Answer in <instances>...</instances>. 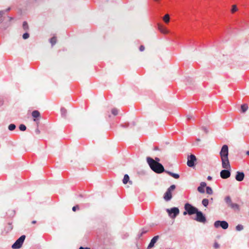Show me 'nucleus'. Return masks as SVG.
I'll return each mask as SVG.
<instances>
[{"label":"nucleus","mask_w":249,"mask_h":249,"mask_svg":"<svg viewBox=\"0 0 249 249\" xmlns=\"http://www.w3.org/2000/svg\"><path fill=\"white\" fill-rule=\"evenodd\" d=\"M187 117H188V119H190V116H187Z\"/></svg>","instance_id":"44"},{"label":"nucleus","mask_w":249,"mask_h":249,"mask_svg":"<svg viewBox=\"0 0 249 249\" xmlns=\"http://www.w3.org/2000/svg\"><path fill=\"white\" fill-rule=\"evenodd\" d=\"M32 115L34 118H36L40 116V113L37 110H34L32 112Z\"/></svg>","instance_id":"17"},{"label":"nucleus","mask_w":249,"mask_h":249,"mask_svg":"<svg viewBox=\"0 0 249 249\" xmlns=\"http://www.w3.org/2000/svg\"><path fill=\"white\" fill-rule=\"evenodd\" d=\"M146 160L151 169L155 172L159 174L164 171L163 166L159 162L150 157H147Z\"/></svg>","instance_id":"2"},{"label":"nucleus","mask_w":249,"mask_h":249,"mask_svg":"<svg viewBox=\"0 0 249 249\" xmlns=\"http://www.w3.org/2000/svg\"><path fill=\"white\" fill-rule=\"evenodd\" d=\"M33 224H35L36 223V221H33L32 222Z\"/></svg>","instance_id":"40"},{"label":"nucleus","mask_w":249,"mask_h":249,"mask_svg":"<svg viewBox=\"0 0 249 249\" xmlns=\"http://www.w3.org/2000/svg\"><path fill=\"white\" fill-rule=\"evenodd\" d=\"M230 208L235 211H240V206L237 203H232Z\"/></svg>","instance_id":"13"},{"label":"nucleus","mask_w":249,"mask_h":249,"mask_svg":"<svg viewBox=\"0 0 249 249\" xmlns=\"http://www.w3.org/2000/svg\"><path fill=\"white\" fill-rule=\"evenodd\" d=\"M169 216L172 218H175L179 213V209L177 207H174L171 209H167L166 210Z\"/></svg>","instance_id":"5"},{"label":"nucleus","mask_w":249,"mask_h":249,"mask_svg":"<svg viewBox=\"0 0 249 249\" xmlns=\"http://www.w3.org/2000/svg\"><path fill=\"white\" fill-rule=\"evenodd\" d=\"M16 125L14 124H10L8 126V129L12 131L15 129Z\"/></svg>","instance_id":"25"},{"label":"nucleus","mask_w":249,"mask_h":249,"mask_svg":"<svg viewBox=\"0 0 249 249\" xmlns=\"http://www.w3.org/2000/svg\"><path fill=\"white\" fill-rule=\"evenodd\" d=\"M197 142H199V141H200V139H197Z\"/></svg>","instance_id":"42"},{"label":"nucleus","mask_w":249,"mask_h":249,"mask_svg":"<svg viewBox=\"0 0 249 249\" xmlns=\"http://www.w3.org/2000/svg\"><path fill=\"white\" fill-rule=\"evenodd\" d=\"M196 220L199 222L204 223L206 221V218L203 215V213L201 212L197 211L196 213Z\"/></svg>","instance_id":"8"},{"label":"nucleus","mask_w":249,"mask_h":249,"mask_svg":"<svg viewBox=\"0 0 249 249\" xmlns=\"http://www.w3.org/2000/svg\"><path fill=\"white\" fill-rule=\"evenodd\" d=\"M184 209L190 215L196 213L198 211L196 208L189 203H186L185 205Z\"/></svg>","instance_id":"6"},{"label":"nucleus","mask_w":249,"mask_h":249,"mask_svg":"<svg viewBox=\"0 0 249 249\" xmlns=\"http://www.w3.org/2000/svg\"><path fill=\"white\" fill-rule=\"evenodd\" d=\"M29 37V34L26 33H24L23 36H22V37L24 39H26L27 38H28Z\"/></svg>","instance_id":"29"},{"label":"nucleus","mask_w":249,"mask_h":249,"mask_svg":"<svg viewBox=\"0 0 249 249\" xmlns=\"http://www.w3.org/2000/svg\"><path fill=\"white\" fill-rule=\"evenodd\" d=\"M241 108L242 112L244 113L248 110V106L246 104H243L241 105Z\"/></svg>","instance_id":"18"},{"label":"nucleus","mask_w":249,"mask_h":249,"mask_svg":"<svg viewBox=\"0 0 249 249\" xmlns=\"http://www.w3.org/2000/svg\"><path fill=\"white\" fill-rule=\"evenodd\" d=\"M206 193L208 194L211 195L213 194V190L210 187H206Z\"/></svg>","instance_id":"23"},{"label":"nucleus","mask_w":249,"mask_h":249,"mask_svg":"<svg viewBox=\"0 0 249 249\" xmlns=\"http://www.w3.org/2000/svg\"><path fill=\"white\" fill-rule=\"evenodd\" d=\"M196 160V159L195 155H191L188 157V160H187V165L189 167H192L194 166V162Z\"/></svg>","instance_id":"7"},{"label":"nucleus","mask_w":249,"mask_h":249,"mask_svg":"<svg viewBox=\"0 0 249 249\" xmlns=\"http://www.w3.org/2000/svg\"><path fill=\"white\" fill-rule=\"evenodd\" d=\"M145 233V232H142V233H141V235L142 234V233Z\"/></svg>","instance_id":"46"},{"label":"nucleus","mask_w":249,"mask_h":249,"mask_svg":"<svg viewBox=\"0 0 249 249\" xmlns=\"http://www.w3.org/2000/svg\"><path fill=\"white\" fill-rule=\"evenodd\" d=\"M225 201L229 207H230L231 205L233 203L229 196H227L225 198Z\"/></svg>","instance_id":"15"},{"label":"nucleus","mask_w":249,"mask_h":249,"mask_svg":"<svg viewBox=\"0 0 249 249\" xmlns=\"http://www.w3.org/2000/svg\"><path fill=\"white\" fill-rule=\"evenodd\" d=\"M159 239V236L158 235L154 236L151 240V241L147 247V249H151V248H152L154 246L155 244L157 242Z\"/></svg>","instance_id":"9"},{"label":"nucleus","mask_w":249,"mask_h":249,"mask_svg":"<svg viewBox=\"0 0 249 249\" xmlns=\"http://www.w3.org/2000/svg\"><path fill=\"white\" fill-rule=\"evenodd\" d=\"M187 117H188V119H190V116H187Z\"/></svg>","instance_id":"45"},{"label":"nucleus","mask_w":249,"mask_h":249,"mask_svg":"<svg viewBox=\"0 0 249 249\" xmlns=\"http://www.w3.org/2000/svg\"><path fill=\"white\" fill-rule=\"evenodd\" d=\"M144 47L142 45L140 47V51L142 52V51H144Z\"/></svg>","instance_id":"33"},{"label":"nucleus","mask_w":249,"mask_h":249,"mask_svg":"<svg viewBox=\"0 0 249 249\" xmlns=\"http://www.w3.org/2000/svg\"><path fill=\"white\" fill-rule=\"evenodd\" d=\"M245 177L244 173L242 172H237L235 176V179L238 181H241L244 179Z\"/></svg>","instance_id":"10"},{"label":"nucleus","mask_w":249,"mask_h":249,"mask_svg":"<svg viewBox=\"0 0 249 249\" xmlns=\"http://www.w3.org/2000/svg\"><path fill=\"white\" fill-rule=\"evenodd\" d=\"M214 248H216V249L218 247V245H217V243H216V242H215V243H214Z\"/></svg>","instance_id":"35"},{"label":"nucleus","mask_w":249,"mask_h":249,"mask_svg":"<svg viewBox=\"0 0 249 249\" xmlns=\"http://www.w3.org/2000/svg\"><path fill=\"white\" fill-rule=\"evenodd\" d=\"M219 226L221 227L222 229L226 230L228 229L229 224L226 221H219Z\"/></svg>","instance_id":"12"},{"label":"nucleus","mask_w":249,"mask_h":249,"mask_svg":"<svg viewBox=\"0 0 249 249\" xmlns=\"http://www.w3.org/2000/svg\"><path fill=\"white\" fill-rule=\"evenodd\" d=\"M163 20L166 23H168L170 20V17L168 14H166L163 18Z\"/></svg>","instance_id":"21"},{"label":"nucleus","mask_w":249,"mask_h":249,"mask_svg":"<svg viewBox=\"0 0 249 249\" xmlns=\"http://www.w3.org/2000/svg\"><path fill=\"white\" fill-rule=\"evenodd\" d=\"M246 154L249 156V151H247Z\"/></svg>","instance_id":"39"},{"label":"nucleus","mask_w":249,"mask_h":249,"mask_svg":"<svg viewBox=\"0 0 249 249\" xmlns=\"http://www.w3.org/2000/svg\"><path fill=\"white\" fill-rule=\"evenodd\" d=\"M4 11H0V23H1L3 21V20L2 19V17L3 15H4Z\"/></svg>","instance_id":"28"},{"label":"nucleus","mask_w":249,"mask_h":249,"mask_svg":"<svg viewBox=\"0 0 249 249\" xmlns=\"http://www.w3.org/2000/svg\"><path fill=\"white\" fill-rule=\"evenodd\" d=\"M23 27L24 29H26L27 28V23L26 22H24L23 23Z\"/></svg>","instance_id":"31"},{"label":"nucleus","mask_w":249,"mask_h":249,"mask_svg":"<svg viewBox=\"0 0 249 249\" xmlns=\"http://www.w3.org/2000/svg\"><path fill=\"white\" fill-rule=\"evenodd\" d=\"M155 160L159 162L160 159L158 158H156Z\"/></svg>","instance_id":"36"},{"label":"nucleus","mask_w":249,"mask_h":249,"mask_svg":"<svg viewBox=\"0 0 249 249\" xmlns=\"http://www.w3.org/2000/svg\"><path fill=\"white\" fill-rule=\"evenodd\" d=\"M235 229L238 231H241L244 229V226L241 224H238L236 226Z\"/></svg>","instance_id":"20"},{"label":"nucleus","mask_w":249,"mask_h":249,"mask_svg":"<svg viewBox=\"0 0 249 249\" xmlns=\"http://www.w3.org/2000/svg\"><path fill=\"white\" fill-rule=\"evenodd\" d=\"M79 207L77 206H74L72 207V211L75 212L77 209H78Z\"/></svg>","instance_id":"32"},{"label":"nucleus","mask_w":249,"mask_h":249,"mask_svg":"<svg viewBox=\"0 0 249 249\" xmlns=\"http://www.w3.org/2000/svg\"><path fill=\"white\" fill-rule=\"evenodd\" d=\"M158 29L163 34H167L168 33L167 30L162 25L159 24Z\"/></svg>","instance_id":"14"},{"label":"nucleus","mask_w":249,"mask_h":249,"mask_svg":"<svg viewBox=\"0 0 249 249\" xmlns=\"http://www.w3.org/2000/svg\"><path fill=\"white\" fill-rule=\"evenodd\" d=\"M79 249H84V248H83V247H81L79 248Z\"/></svg>","instance_id":"41"},{"label":"nucleus","mask_w":249,"mask_h":249,"mask_svg":"<svg viewBox=\"0 0 249 249\" xmlns=\"http://www.w3.org/2000/svg\"><path fill=\"white\" fill-rule=\"evenodd\" d=\"M50 42L52 46H53L56 42V38L55 37L51 38L50 40Z\"/></svg>","instance_id":"22"},{"label":"nucleus","mask_w":249,"mask_h":249,"mask_svg":"<svg viewBox=\"0 0 249 249\" xmlns=\"http://www.w3.org/2000/svg\"><path fill=\"white\" fill-rule=\"evenodd\" d=\"M112 113L114 115H116L118 114V110L116 109H113L112 110Z\"/></svg>","instance_id":"30"},{"label":"nucleus","mask_w":249,"mask_h":249,"mask_svg":"<svg viewBox=\"0 0 249 249\" xmlns=\"http://www.w3.org/2000/svg\"><path fill=\"white\" fill-rule=\"evenodd\" d=\"M206 183L204 182H201L200 184V186L197 188V191L200 193H204L205 187H206Z\"/></svg>","instance_id":"11"},{"label":"nucleus","mask_w":249,"mask_h":249,"mask_svg":"<svg viewBox=\"0 0 249 249\" xmlns=\"http://www.w3.org/2000/svg\"><path fill=\"white\" fill-rule=\"evenodd\" d=\"M208 200L207 199H203L202 201V204L205 206L206 207L208 205Z\"/></svg>","instance_id":"24"},{"label":"nucleus","mask_w":249,"mask_h":249,"mask_svg":"<svg viewBox=\"0 0 249 249\" xmlns=\"http://www.w3.org/2000/svg\"><path fill=\"white\" fill-rule=\"evenodd\" d=\"M214 226H215L216 228H218V221H216L214 222Z\"/></svg>","instance_id":"34"},{"label":"nucleus","mask_w":249,"mask_h":249,"mask_svg":"<svg viewBox=\"0 0 249 249\" xmlns=\"http://www.w3.org/2000/svg\"><path fill=\"white\" fill-rule=\"evenodd\" d=\"M26 129V127L25 125L21 124L19 125V129L21 131H25Z\"/></svg>","instance_id":"26"},{"label":"nucleus","mask_w":249,"mask_h":249,"mask_svg":"<svg viewBox=\"0 0 249 249\" xmlns=\"http://www.w3.org/2000/svg\"><path fill=\"white\" fill-rule=\"evenodd\" d=\"M221 162L222 166L225 170H223L220 172V177L223 179H226L231 176V165L230 164L228 155L229 148L227 145H223L219 153Z\"/></svg>","instance_id":"1"},{"label":"nucleus","mask_w":249,"mask_h":249,"mask_svg":"<svg viewBox=\"0 0 249 249\" xmlns=\"http://www.w3.org/2000/svg\"><path fill=\"white\" fill-rule=\"evenodd\" d=\"M169 175L171 176L172 177L176 179H178L179 178V175L178 174L174 173L171 172L167 171L166 172Z\"/></svg>","instance_id":"16"},{"label":"nucleus","mask_w":249,"mask_h":249,"mask_svg":"<svg viewBox=\"0 0 249 249\" xmlns=\"http://www.w3.org/2000/svg\"><path fill=\"white\" fill-rule=\"evenodd\" d=\"M212 177H211V176H208V178H207V179H208V180H211V179H212Z\"/></svg>","instance_id":"37"},{"label":"nucleus","mask_w":249,"mask_h":249,"mask_svg":"<svg viewBox=\"0 0 249 249\" xmlns=\"http://www.w3.org/2000/svg\"><path fill=\"white\" fill-rule=\"evenodd\" d=\"M176 188V186L175 185H172L169 188H168L166 192L165 193L164 195L163 198L164 200L166 201H168L170 200L172 198V192Z\"/></svg>","instance_id":"3"},{"label":"nucleus","mask_w":249,"mask_h":249,"mask_svg":"<svg viewBox=\"0 0 249 249\" xmlns=\"http://www.w3.org/2000/svg\"><path fill=\"white\" fill-rule=\"evenodd\" d=\"M187 213V212L186 211L185 212H183V215H186Z\"/></svg>","instance_id":"38"},{"label":"nucleus","mask_w":249,"mask_h":249,"mask_svg":"<svg viewBox=\"0 0 249 249\" xmlns=\"http://www.w3.org/2000/svg\"><path fill=\"white\" fill-rule=\"evenodd\" d=\"M129 179V178L128 175L127 174H125L124 176V179L123 180V182L124 184H125L128 182Z\"/></svg>","instance_id":"19"},{"label":"nucleus","mask_w":249,"mask_h":249,"mask_svg":"<svg viewBox=\"0 0 249 249\" xmlns=\"http://www.w3.org/2000/svg\"><path fill=\"white\" fill-rule=\"evenodd\" d=\"M25 235H23L21 236L12 246L13 249H20L25 240Z\"/></svg>","instance_id":"4"},{"label":"nucleus","mask_w":249,"mask_h":249,"mask_svg":"<svg viewBox=\"0 0 249 249\" xmlns=\"http://www.w3.org/2000/svg\"><path fill=\"white\" fill-rule=\"evenodd\" d=\"M238 10V9L235 5H233L231 8V12L234 13Z\"/></svg>","instance_id":"27"},{"label":"nucleus","mask_w":249,"mask_h":249,"mask_svg":"<svg viewBox=\"0 0 249 249\" xmlns=\"http://www.w3.org/2000/svg\"><path fill=\"white\" fill-rule=\"evenodd\" d=\"M84 249H89L88 248H84Z\"/></svg>","instance_id":"43"}]
</instances>
